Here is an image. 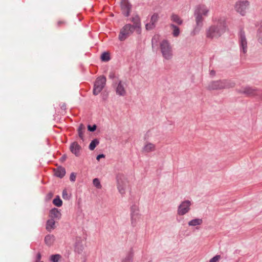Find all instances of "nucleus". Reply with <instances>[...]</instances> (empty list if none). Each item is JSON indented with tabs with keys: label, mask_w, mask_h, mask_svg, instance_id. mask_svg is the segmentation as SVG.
Masks as SVG:
<instances>
[{
	"label": "nucleus",
	"mask_w": 262,
	"mask_h": 262,
	"mask_svg": "<svg viewBox=\"0 0 262 262\" xmlns=\"http://www.w3.org/2000/svg\"><path fill=\"white\" fill-rule=\"evenodd\" d=\"M209 10V7L204 4L199 5L196 7L194 12L196 27L192 32L193 35H195L200 31L203 25V17L208 16Z\"/></svg>",
	"instance_id": "1"
},
{
	"label": "nucleus",
	"mask_w": 262,
	"mask_h": 262,
	"mask_svg": "<svg viewBox=\"0 0 262 262\" xmlns=\"http://www.w3.org/2000/svg\"><path fill=\"white\" fill-rule=\"evenodd\" d=\"M226 29L225 21L220 19L216 24L209 27L206 30V37L209 38H217L225 32Z\"/></svg>",
	"instance_id": "2"
},
{
	"label": "nucleus",
	"mask_w": 262,
	"mask_h": 262,
	"mask_svg": "<svg viewBox=\"0 0 262 262\" xmlns=\"http://www.w3.org/2000/svg\"><path fill=\"white\" fill-rule=\"evenodd\" d=\"M235 85L234 82L228 80H216L210 82L207 89L210 90H219L233 88Z\"/></svg>",
	"instance_id": "3"
},
{
	"label": "nucleus",
	"mask_w": 262,
	"mask_h": 262,
	"mask_svg": "<svg viewBox=\"0 0 262 262\" xmlns=\"http://www.w3.org/2000/svg\"><path fill=\"white\" fill-rule=\"evenodd\" d=\"M160 48L163 57L167 60H171L173 57V51L169 42L167 40H162Z\"/></svg>",
	"instance_id": "4"
},
{
	"label": "nucleus",
	"mask_w": 262,
	"mask_h": 262,
	"mask_svg": "<svg viewBox=\"0 0 262 262\" xmlns=\"http://www.w3.org/2000/svg\"><path fill=\"white\" fill-rule=\"evenodd\" d=\"M249 6V2L247 1H239L235 3L234 9L236 12L242 16H245Z\"/></svg>",
	"instance_id": "5"
},
{
	"label": "nucleus",
	"mask_w": 262,
	"mask_h": 262,
	"mask_svg": "<svg viewBox=\"0 0 262 262\" xmlns=\"http://www.w3.org/2000/svg\"><path fill=\"white\" fill-rule=\"evenodd\" d=\"M136 30L134 27L130 24L125 25L120 30L119 35V39L121 41L124 40L129 36L133 33L134 31Z\"/></svg>",
	"instance_id": "6"
},
{
	"label": "nucleus",
	"mask_w": 262,
	"mask_h": 262,
	"mask_svg": "<svg viewBox=\"0 0 262 262\" xmlns=\"http://www.w3.org/2000/svg\"><path fill=\"white\" fill-rule=\"evenodd\" d=\"M106 83V78L103 76L98 77L94 84L93 94L98 95L104 87Z\"/></svg>",
	"instance_id": "7"
},
{
	"label": "nucleus",
	"mask_w": 262,
	"mask_h": 262,
	"mask_svg": "<svg viewBox=\"0 0 262 262\" xmlns=\"http://www.w3.org/2000/svg\"><path fill=\"white\" fill-rule=\"evenodd\" d=\"M191 202L189 200L183 201L179 206L177 213L179 215H183L188 213L190 210Z\"/></svg>",
	"instance_id": "8"
},
{
	"label": "nucleus",
	"mask_w": 262,
	"mask_h": 262,
	"mask_svg": "<svg viewBox=\"0 0 262 262\" xmlns=\"http://www.w3.org/2000/svg\"><path fill=\"white\" fill-rule=\"evenodd\" d=\"M238 92L247 96H255L260 94V92L258 90L249 86L242 87Z\"/></svg>",
	"instance_id": "9"
},
{
	"label": "nucleus",
	"mask_w": 262,
	"mask_h": 262,
	"mask_svg": "<svg viewBox=\"0 0 262 262\" xmlns=\"http://www.w3.org/2000/svg\"><path fill=\"white\" fill-rule=\"evenodd\" d=\"M127 83L126 82L120 80L116 88L117 95L120 96H124L126 95Z\"/></svg>",
	"instance_id": "10"
},
{
	"label": "nucleus",
	"mask_w": 262,
	"mask_h": 262,
	"mask_svg": "<svg viewBox=\"0 0 262 262\" xmlns=\"http://www.w3.org/2000/svg\"><path fill=\"white\" fill-rule=\"evenodd\" d=\"M131 222L132 224L135 226L136 223V220L139 217V209L138 207L134 205L131 207Z\"/></svg>",
	"instance_id": "11"
},
{
	"label": "nucleus",
	"mask_w": 262,
	"mask_h": 262,
	"mask_svg": "<svg viewBox=\"0 0 262 262\" xmlns=\"http://www.w3.org/2000/svg\"><path fill=\"white\" fill-rule=\"evenodd\" d=\"M128 186V183L124 180H123L121 178L118 179V185L117 188L119 192L121 194H125L126 190Z\"/></svg>",
	"instance_id": "12"
},
{
	"label": "nucleus",
	"mask_w": 262,
	"mask_h": 262,
	"mask_svg": "<svg viewBox=\"0 0 262 262\" xmlns=\"http://www.w3.org/2000/svg\"><path fill=\"white\" fill-rule=\"evenodd\" d=\"M121 6L123 14L126 16H128L131 9V5L128 1L122 0L121 3Z\"/></svg>",
	"instance_id": "13"
},
{
	"label": "nucleus",
	"mask_w": 262,
	"mask_h": 262,
	"mask_svg": "<svg viewBox=\"0 0 262 262\" xmlns=\"http://www.w3.org/2000/svg\"><path fill=\"white\" fill-rule=\"evenodd\" d=\"M156 145L152 143L146 142L142 147V152L144 153H149L156 150Z\"/></svg>",
	"instance_id": "14"
},
{
	"label": "nucleus",
	"mask_w": 262,
	"mask_h": 262,
	"mask_svg": "<svg viewBox=\"0 0 262 262\" xmlns=\"http://www.w3.org/2000/svg\"><path fill=\"white\" fill-rule=\"evenodd\" d=\"M70 151L74 154L76 157L80 156L81 146L76 142H73L70 146Z\"/></svg>",
	"instance_id": "15"
},
{
	"label": "nucleus",
	"mask_w": 262,
	"mask_h": 262,
	"mask_svg": "<svg viewBox=\"0 0 262 262\" xmlns=\"http://www.w3.org/2000/svg\"><path fill=\"white\" fill-rule=\"evenodd\" d=\"M61 216L60 211L57 208H53L50 211L49 217L50 219H53L55 221L59 220Z\"/></svg>",
	"instance_id": "16"
},
{
	"label": "nucleus",
	"mask_w": 262,
	"mask_h": 262,
	"mask_svg": "<svg viewBox=\"0 0 262 262\" xmlns=\"http://www.w3.org/2000/svg\"><path fill=\"white\" fill-rule=\"evenodd\" d=\"M132 21L133 23V27L136 29L138 33H140V29L141 28L140 19L139 16L136 15L132 18Z\"/></svg>",
	"instance_id": "17"
},
{
	"label": "nucleus",
	"mask_w": 262,
	"mask_h": 262,
	"mask_svg": "<svg viewBox=\"0 0 262 262\" xmlns=\"http://www.w3.org/2000/svg\"><path fill=\"white\" fill-rule=\"evenodd\" d=\"M55 241V236L53 234L47 235L45 236V239H44L45 244L49 247L52 246L54 244Z\"/></svg>",
	"instance_id": "18"
},
{
	"label": "nucleus",
	"mask_w": 262,
	"mask_h": 262,
	"mask_svg": "<svg viewBox=\"0 0 262 262\" xmlns=\"http://www.w3.org/2000/svg\"><path fill=\"white\" fill-rule=\"evenodd\" d=\"M170 20L177 25H181L183 24V19L177 14L172 13L170 16Z\"/></svg>",
	"instance_id": "19"
},
{
	"label": "nucleus",
	"mask_w": 262,
	"mask_h": 262,
	"mask_svg": "<svg viewBox=\"0 0 262 262\" xmlns=\"http://www.w3.org/2000/svg\"><path fill=\"white\" fill-rule=\"evenodd\" d=\"M54 174L56 177H59L61 178H62L63 177H64V176L66 174L65 168L61 166H59V167H58L57 168H55L54 169Z\"/></svg>",
	"instance_id": "20"
},
{
	"label": "nucleus",
	"mask_w": 262,
	"mask_h": 262,
	"mask_svg": "<svg viewBox=\"0 0 262 262\" xmlns=\"http://www.w3.org/2000/svg\"><path fill=\"white\" fill-rule=\"evenodd\" d=\"M55 222L56 221L53 219H49L47 221L46 228L49 232H51L55 229Z\"/></svg>",
	"instance_id": "21"
},
{
	"label": "nucleus",
	"mask_w": 262,
	"mask_h": 262,
	"mask_svg": "<svg viewBox=\"0 0 262 262\" xmlns=\"http://www.w3.org/2000/svg\"><path fill=\"white\" fill-rule=\"evenodd\" d=\"M247 41L244 35H241L240 38V46L242 48L244 53H246L247 51Z\"/></svg>",
	"instance_id": "22"
},
{
	"label": "nucleus",
	"mask_w": 262,
	"mask_h": 262,
	"mask_svg": "<svg viewBox=\"0 0 262 262\" xmlns=\"http://www.w3.org/2000/svg\"><path fill=\"white\" fill-rule=\"evenodd\" d=\"M169 27L172 30V34L174 37H178L180 34L179 28L174 24H170Z\"/></svg>",
	"instance_id": "23"
},
{
	"label": "nucleus",
	"mask_w": 262,
	"mask_h": 262,
	"mask_svg": "<svg viewBox=\"0 0 262 262\" xmlns=\"http://www.w3.org/2000/svg\"><path fill=\"white\" fill-rule=\"evenodd\" d=\"M203 221L201 219H195L188 222V225L190 226H195L200 225L202 224Z\"/></svg>",
	"instance_id": "24"
},
{
	"label": "nucleus",
	"mask_w": 262,
	"mask_h": 262,
	"mask_svg": "<svg viewBox=\"0 0 262 262\" xmlns=\"http://www.w3.org/2000/svg\"><path fill=\"white\" fill-rule=\"evenodd\" d=\"M134 254L133 252H129L122 259V262H133Z\"/></svg>",
	"instance_id": "25"
},
{
	"label": "nucleus",
	"mask_w": 262,
	"mask_h": 262,
	"mask_svg": "<svg viewBox=\"0 0 262 262\" xmlns=\"http://www.w3.org/2000/svg\"><path fill=\"white\" fill-rule=\"evenodd\" d=\"M85 126L82 124H81L78 127V135L79 137L83 140V134L84 132Z\"/></svg>",
	"instance_id": "26"
},
{
	"label": "nucleus",
	"mask_w": 262,
	"mask_h": 262,
	"mask_svg": "<svg viewBox=\"0 0 262 262\" xmlns=\"http://www.w3.org/2000/svg\"><path fill=\"white\" fill-rule=\"evenodd\" d=\"M99 142L98 139H95L92 141L91 142L90 145H89V149L91 150H93L96 146L98 145Z\"/></svg>",
	"instance_id": "27"
},
{
	"label": "nucleus",
	"mask_w": 262,
	"mask_h": 262,
	"mask_svg": "<svg viewBox=\"0 0 262 262\" xmlns=\"http://www.w3.org/2000/svg\"><path fill=\"white\" fill-rule=\"evenodd\" d=\"M101 59L103 61H108L110 60V54L107 52H104L101 56Z\"/></svg>",
	"instance_id": "28"
},
{
	"label": "nucleus",
	"mask_w": 262,
	"mask_h": 262,
	"mask_svg": "<svg viewBox=\"0 0 262 262\" xmlns=\"http://www.w3.org/2000/svg\"><path fill=\"white\" fill-rule=\"evenodd\" d=\"M53 203L55 206L57 207H60L62 204V202L61 200L59 198V196L54 199L53 201Z\"/></svg>",
	"instance_id": "29"
},
{
	"label": "nucleus",
	"mask_w": 262,
	"mask_h": 262,
	"mask_svg": "<svg viewBox=\"0 0 262 262\" xmlns=\"http://www.w3.org/2000/svg\"><path fill=\"white\" fill-rule=\"evenodd\" d=\"M159 19V16L157 14H154L150 18V22L152 24L155 25L156 23L158 21Z\"/></svg>",
	"instance_id": "30"
},
{
	"label": "nucleus",
	"mask_w": 262,
	"mask_h": 262,
	"mask_svg": "<svg viewBox=\"0 0 262 262\" xmlns=\"http://www.w3.org/2000/svg\"><path fill=\"white\" fill-rule=\"evenodd\" d=\"M93 185L98 189H101L102 186L98 179L95 178L93 181Z\"/></svg>",
	"instance_id": "31"
},
{
	"label": "nucleus",
	"mask_w": 262,
	"mask_h": 262,
	"mask_svg": "<svg viewBox=\"0 0 262 262\" xmlns=\"http://www.w3.org/2000/svg\"><path fill=\"white\" fill-rule=\"evenodd\" d=\"M60 257V256L59 254L52 255L51 256L50 259L53 262H58Z\"/></svg>",
	"instance_id": "32"
},
{
	"label": "nucleus",
	"mask_w": 262,
	"mask_h": 262,
	"mask_svg": "<svg viewBox=\"0 0 262 262\" xmlns=\"http://www.w3.org/2000/svg\"><path fill=\"white\" fill-rule=\"evenodd\" d=\"M221 259L220 255H216L210 259L209 262H217Z\"/></svg>",
	"instance_id": "33"
},
{
	"label": "nucleus",
	"mask_w": 262,
	"mask_h": 262,
	"mask_svg": "<svg viewBox=\"0 0 262 262\" xmlns=\"http://www.w3.org/2000/svg\"><path fill=\"white\" fill-rule=\"evenodd\" d=\"M155 27V25L152 24L151 23L149 22V23L146 25V29L147 30H151Z\"/></svg>",
	"instance_id": "34"
},
{
	"label": "nucleus",
	"mask_w": 262,
	"mask_h": 262,
	"mask_svg": "<svg viewBox=\"0 0 262 262\" xmlns=\"http://www.w3.org/2000/svg\"><path fill=\"white\" fill-rule=\"evenodd\" d=\"M258 40H259V42L262 43V27L259 30V31L258 33Z\"/></svg>",
	"instance_id": "35"
},
{
	"label": "nucleus",
	"mask_w": 262,
	"mask_h": 262,
	"mask_svg": "<svg viewBox=\"0 0 262 262\" xmlns=\"http://www.w3.org/2000/svg\"><path fill=\"white\" fill-rule=\"evenodd\" d=\"M62 198L66 200L69 198V196L66 189H64L62 191Z\"/></svg>",
	"instance_id": "36"
},
{
	"label": "nucleus",
	"mask_w": 262,
	"mask_h": 262,
	"mask_svg": "<svg viewBox=\"0 0 262 262\" xmlns=\"http://www.w3.org/2000/svg\"><path fill=\"white\" fill-rule=\"evenodd\" d=\"M88 127L89 130L91 132H94L96 130L97 126L96 125H94L92 126H91V125H89Z\"/></svg>",
	"instance_id": "37"
},
{
	"label": "nucleus",
	"mask_w": 262,
	"mask_h": 262,
	"mask_svg": "<svg viewBox=\"0 0 262 262\" xmlns=\"http://www.w3.org/2000/svg\"><path fill=\"white\" fill-rule=\"evenodd\" d=\"M105 157V156L103 154H100V155H99L97 156L96 157V159L98 160V161H99L100 159L101 158H104Z\"/></svg>",
	"instance_id": "38"
},
{
	"label": "nucleus",
	"mask_w": 262,
	"mask_h": 262,
	"mask_svg": "<svg viewBox=\"0 0 262 262\" xmlns=\"http://www.w3.org/2000/svg\"><path fill=\"white\" fill-rule=\"evenodd\" d=\"M76 179V176L74 175L73 173H71L70 176V180L72 181H74Z\"/></svg>",
	"instance_id": "39"
},
{
	"label": "nucleus",
	"mask_w": 262,
	"mask_h": 262,
	"mask_svg": "<svg viewBox=\"0 0 262 262\" xmlns=\"http://www.w3.org/2000/svg\"><path fill=\"white\" fill-rule=\"evenodd\" d=\"M41 259V254L40 253H38L37 255V258L36 261H40Z\"/></svg>",
	"instance_id": "40"
},
{
	"label": "nucleus",
	"mask_w": 262,
	"mask_h": 262,
	"mask_svg": "<svg viewBox=\"0 0 262 262\" xmlns=\"http://www.w3.org/2000/svg\"><path fill=\"white\" fill-rule=\"evenodd\" d=\"M58 26H60L62 24H65V21L64 20H59L57 23Z\"/></svg>",
	"instance_id": "41"
},
{
	"label": "nucleus",
	"mask_w": 262,
	"mask_h": 262,
	"mask_svg": "<svg viewBox=\"0 0 262 262\" xmlns=\"http://www.w3.org/2000/svg\"><path fill=\"white\" fill-rule=\"evenodd\" d=\"M49 196L52 197L53 196V194L52 193H49Z\"/></svg>",
	"instance_id": "42"
},
{
	"label": "nucleus",
	"mask_w": 262,
	"mask_h": 262,
	"mask_svg": "<svg viewBox=\"0 0 262 262\" xmlns=\"http://www.w3.org/2000/svg\"><path fill=\"white\" fill-rule=\"evenodd\" d=\"M49 196L52 197L53 196V194L52 193H49Z\"/></svg>",
	"instance_id": "43"
},
{
	"label": "nucleus",
	"mask_w": 262,
	"mask_h": 262,
	"mask_svg": "<svg viewBox=\"0 0 262 262\" xmlns=\"http://www.w3.org/2000/svg\"><path fill=\"white\" fill-rule=\"evenodd\" d=\"M36 262H43L42 261H36Z\"/></svg>",
	"instance_id": "44"
},
{
	"label": "nucleus",
	"mask_w": 262,
	"mask_h": 262,
	"mask_svg": "<svg viewBox=\"0 0 262 262\" xmlns=\"http://www.w3.org/2000/svg\"><path fill=\"white\" fill-rule=\"evenodd\" d=\"M150 132V131H148V132L147 133V134H148Z\"/></svg>",
	"instance_id": "45"
}]
</instances>
